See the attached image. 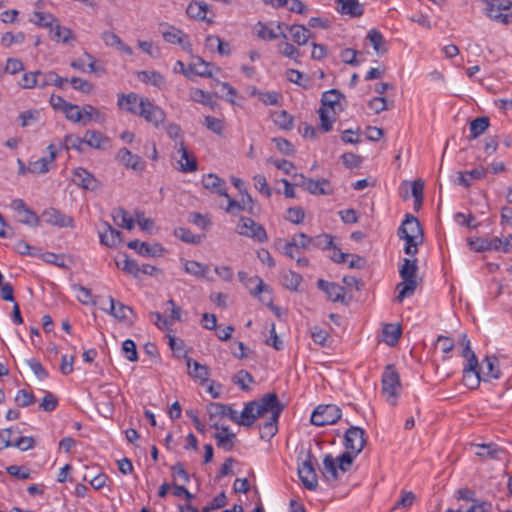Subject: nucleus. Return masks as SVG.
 I'll list each match as a JSON object with an SVG mask.
<instances>
[{
    "label": "nucleus",
    "mask_w": 512,
    "mask_h": 512,
    "mask_svg": "<svg viewBox=\"0 0 512 512\" xmlns=\"http://www.w3.org/2000/svg\"><path fill=\"white\" fill-rule=\"evenodd\" d=\"M127 111L132 114H138L146 121L158 126L165 120V112L158 106L154 105L148 98H141L139 102V109L134 106H128Z\"/></svg>",
    "instance_id": "5"
},
{
    "label": "nucleus",
    "mask_w": 512,
    "mask_h": 512,
    "mask_svg": "<svg viewBox=\"0 0 512 512\" xmlns=\"http://www.w3.org/2000/svg\"><path fill=\"white\" fill-rule=\"evenodd\" d=\"M209 412L210 420H213L215 417H227L231 421L238 424L239 415L236 410L232 409L230 406L222 403H210L207 406Z\"/></svg>",
    "instance_id": "18"
},
{
    "label": "nucleus",
    "mask_w": 512,
    "mask_h": 512,
    "mask_svg": "<svg viewBox=\"0 0 512 512\" xmlns=\"http://www.w3.org/2000/svg\"><path fill=\"white\" fill-rule=\"evenodd\" d=\"M489 127L488 117H478L470 123V139H476L482 135Z\"/></svg>",
    "instance_id": "39"
},
{
    "label": "nucleus",
    "mask_w": 512,
    "mask_h": 512,
    "mask_svg": "<svg viewBox=\"0 0 512 512\" xmlns=\"http://www.w3.org/2000/svg\"><path fill=\"white\" fill-rule=\"evenodd\" d=\"M317 286L320 290H322L328 297V299L332 302H341L345 301V288L340 286L335 282L325 281L323 279H319L317 281Z\"/></svg>",
    "instance_id": "14"
},
{
    "label": "nucleus",
    "mask_w": 512,
    "mask_h": 512,
    "mask_svg": "<svg viewBox=\"0 0 512 512\" xmlns=\"http://www.w3.org/2000/svg\"><path fill=\"white\" fill-rule=\"evenodd\" d=\"M44 221L48 224L58 227H72L73 219L61 213L59 210L54 208H49L45 210L42 214Z\"/></svg>",
    "instance_id": "17"
},
{
    "label": "nucleus",
    "mask_w": 512,
    "mask_h": 512,
    "mask_svg": "<svg viewBox=\"0 0 512 512\" xmlns=\"http://www.w3.org/2000/svg\"><path fill=\"white\" fill-rule=\"evenodd\" d=\"M284 409V404L280 401L270 410L268 413L270 414L269 420L266 421L260 428L261 430V438L262 439H270L272 438L278 431L277 423Z\"/></svg>",
    "instance_id": "10"
},
{
    "label": "nucleus",
    "mask_w": 512,
    "mask_h": 512,
    "mask_svg": "<svg viewBox=\"0 0 512 512\" xmlns=\"http://www.w3.org/2000/svg\"><path fill=\"white\" fill-rule=\"evenodd\" d=\"M67 120L79 123L83 121V114L81 109L76 104L68 103L63 110Z\"/></svg>",
    "instance_id": "50"
},
{
    "label": "nucleus",
    "mask_w": 512,
    "mask_h": 512,
    "mask_svg": "<svg viewBox=\"0 0 512 512\" xmlns=\"http://www.w3.org/2000/svg\"><path fill=\"white\" fill-rule=\"evenodd\" d=\"M474 446L482 450L476 452V455L481 458L487 457L490 459H498L499 455L504 452V449L500 448L495 443L475 444Z\"/></svg>",
    "instance_id": "36"
},
{
    "label": "nucleus",
    "mask_w": 512,
    "mask_h": 512,
    "mask_svg": "<svg viewBox=\"0 0 512 512\" xmlns=\"http://www.w3.org/2000/svg\"><path fill=\"white\" fill-rule=\"evenodd\" d=\"M366 433L358 426H351L344 435L346 451L338 456L339 469L347 472L353 464L355 457L360 454L366 445Z\"/></svg>",
    "instance_id": "1"
},
{
    "label": "nucleus",
    "mask_w": 512,
    "mask_h": 512,
    "mask_svg": "<svg viewBox=\"0 0 512 512\" xmlns=\"http://www.w3.org/2000/svg\"><path fill=\"white\" fill-rule=\"evenodd\" d=\"M81 111L83 114V124H85L86 121L89 120H94L98 122H101L103 120V115L101 114V112L92 105H84Z\"/></svg>",
    "instance_id": "55"
},
{
    "label": "nucleus",
    "mask_w": 512,
    "mask_h": 512,
    "mask_svg": "<svg viewBox=\"0 0 512 512\" xmlns=\"http://www.w3.org/2000/svg\"><path fill=\"white\" fill-rule=\"evenodd\" d=\"M312 195H331L333 193V188L329 182V180L325 178L321 179H311L307 182V189Z\"/></svg>",
    "instance_id": "28"
},
{
    "label": "nucleus",
    "mask_w": 512,
    "mask_h": 512,
    "mask_svg": "<svg viewBox=\"0 0 512 512\" xmlns=\"http://www.w3.org/2000/svg\"><path fill=\"white\" fill-rule=\"evenodd\" d=\"M73 182L86 190L93 191L98 187L97 179L93 176L92 173L88 172L82 167H78L74 170Z\"/></svg>",
    "instance_id": "16"
},
{
    "label": "nucleus",
    "mask_w": 512,
    "mask_h": 512,
    "mask_svg": "<svg viewBox=\"0 0 512 512\" xmlns=\"http://www.w3.org/2000/svg\"><path fill=\"white\" fill-rule=\"evenodd\" d=\"M278 50L282 55H284L288 58L294 59V60H296L297 57L300 56L299 50L296 47H294L292 44L287 42V40H285L284 42H281L278 45Z\"/></svg>",
    "instance_id": "61"
},
{
    "label": "nucleus",
    "mask_w": 512,
    "mask_h": 512,
    "mask_svg": "<svg viewBox=\"0 0 512 512\" xmlns=\"http://www.w3.org/2000/svg\"><path fill=\"white\" fill-rule=\"evenodd\" d=\"M367 39L372 44L374 50L377 53H385L387 52V47L385 46V39L383 35L376 29H372L367 34Z\"/></svg>",
    "instance_id": "40"
},
{
    "label": "nucleus",
    "mask_w": 512,
    "mask_h": 512,
    "mask_svg": "<svg viewBox=\"0 0 512 512\" xmlns=\"http://www.w3.org/2000/svg\"><path fill=\"white\" fill-rule=\"evenodd\" d=\"M84 142L95 149H105L106 144L109 143V138L103 133L95 130H87L83 137Z\"/></svg>",
    "instance_id": "30"
},
{
    "label": "nucleus",
    "mask_w": 512,
    "mask_h": 512,
    "mask_svg": "<svg viewBox=\"0 0 512 512\" xmlns=\"http://www.w3.org/2000/svg\"><path fill=\"white\" fill-rule=\"evenodd\" d=\"M50 33V37L53 41L62 42L64 44H68L76 39L72 30L68 27L61 26L58 21L50 28Z\"/></svg>",
    "instance_id": "27"
},
{
    "label": "nucleus",
    "mask_w": 512,
    "mask_h": 512,
    "mask_svg": "<svg viewBox=\"0 0 512 512\" xmlns=\"http://www.w3.org/2000/svg\"><path fill=\"white\" fill-rule=\"evenodd\" d=\"M138 79L159 89H162L166 84L164 76L156 71H141L138 73Z\"/></svg>",
    "instance_id": "33"
},
{
    "label": "nucleus",
    "mask_w": 512,
    "mask_h": 512,
    "mask_svg": "<svg viewBox=\"0 0 512 512\" xmlns=\"http://www.w3.org/2000/svg\"><path fill=\"white\" fill-rule=\"evenodd\" d=\"M117 265L121 268L124 272L133 275L134 277H139L140 275V265L133 259L128 258L125 256L122 265L119 261H117Z\"/></svg>",
    "instance_id": "54"
},
{
    "label": "nucleus",
    "mask_w": 512,
    "mask_h": 512,
    "mask_svg": "<svg viewBox=\"0 0 512 512\" xmlns=\"http://www.w3.org/2000/svg\"><path fill=\"white\" fill-rule=\"evenodd\" d=\"M206 43H207V46H209V47L213 46L214 43H216L218 53L221 55H229L231 52L229 43L222 41V39L219 36L209 35L206 38Z\"/></svg>",
    "instance_id": "52"
},
{
    "label": "nucleus",
    "mask_w": 512,
    "mask_h": 512,
    "mask_svg": "<svg viewBox=\"0 0 512 512\" xmlns=\"http://www.w3.org/2000/svg\"><path fill=\"white\" fill-rule=\"evenodd\" d=\"M112 218L116 225L126 228L128 230L133 229L134 219L131 218L127 211L123 208H116L112 211Z\"/></svg>",
    "instance_id": "35"
},
{
    "label": "nucleus",
    "mask_w": 512,
    "mask_h": 512,
    "mask_svg": "<svg viewBox=\"0 0 512 512\" xmlns=\"http://www.w3.org/2000/svg\"><path fill=\"white\" fill-rule=\"evenodd\" d=\"M341 418V410L336 405H319L311 415V423L326 426L336 423Z\"/></svg>",
    "instance_id": "7"
},
{
    "label": "nucleus",
    "mask_w": 512,
    "mask_h": 512,
    "mask_svg": "<svg viewBox=\"0 0 512 512\" xmlns=\"http://www.w3.org/2000/svg\"><path fill=\"white\" fill-rule=\"evenodd\" d=\"M57 405L58 399L50 392H47L40 402V408L46 412L53 411Z\"/></svg>",
    "instance_id": "64"
},
{
    "label": "nucleus",
    "mask_w": 512,
    "mask_h": 512,
    "mask_svg": "<svg viewBox=\"0 0 512 512\" xmlns=\"http://www.w3.org/2000/svg\"><path fill=\"white\" fill-rule=\"evenodd\" d=\"M328 109L324 107H320L318 110L319 118H320V129L327 133L332 129L333 123L335 122V115H330Z\"/></svg>",
    "instance_id": "47"
},
{
    "label": "nucleus",
    "mask_w": 512,
    "mask_h": 512,
    "mask_svg": "<svg viewBox=\"0 0 512 512\" xmlns=\"http://www.w3.org/2000/svg\"><path fill=\"white\" fill-rule=\"evenodd\" d=\"M175 236L186 243L197 244L200 242V236H197L189 229L182 227L175 230Z\"/></svg>",
    "instance_id": "57"
},
{
    "label": "nucleus",
    "mask_w": 512,
    "mask_h": 512,
    "mask_svg": "<svg viewBox=\"0 0 512 512\" xmlns=\"http://www.w3.org/2000/svg\"><path fill=\"white\" fill-rule=\"evenodd\" d=\"M30 21L41 27L52 28L54 23L57 22V18L50 13L36 11Z\"/></svg>",
    "instance_id": "42"
},
{
    "label": "nucleus",
    "mask_w": 512,
    "mask_h": 512,
    "mask_svg": "<svg viewBox=\"0 0 512 512\" xmlns=\"http://www.w3.org/2000/svg\"><path fill=\"white\" fill-rule=\"evenodd\" d=\"M217 442V446L225 451H231L234 447L236 435L234 433H215L213 436Z\"/></svg>",
    "instance_id": "46"
},
{
    "label": "nucleus",
    "mask_w": 512,
    "mask_h": 512,
    "mask_svg": "<svg viewBox=\"0 0 512 512\" xmlns=\"http://www.w3.org/2000/svg\"><path fill=\"white\" fill-rule=\"evenodd\" d=\"M498 359L496 356H486L484 363L486 364L487 372L484 374L494 379L500 378V370L495 366Z\"/></svg>",
    "instance_id": "58"
},
{
    "label": "nucleus",
    "mask_w": 512,
    "mask_h": 512,
    "mask_svg": "<svg viewBox=\"0 0 512 512\" xmlns=\"http://www.w3.org/2000/svg\"><path fill=\"white\" fill-rule=\"evenodd\" d=\"M102 309L121 322H133L131 318V316L133 315L132 308L127 305H124L121 302L115 301L114 298L112 297H109V308Z\"/></svg>",
    "instance_id": "13"
},
{
    "label": "nucleus",
    "mask_w": 512,
    "mask_h": 512,
    "mask_svg": "<svg viewBox=\"0 0 512 512\" xmlns=\"http://www.w3.org/2000/svg\"><path fill=\"white\" fill-rule=\"evenodd\" d=\"M47 149L49 152V155L47 157H42L40 159H37V160L29 163V165H28L29 172L44 174L49 171V164L54 162L56 155H57V150L53 144H50L47 147Z\"/></svg>",
    "instance_id": "15"
},
{
    "label": "nucleus",
    "mask_w": 512,
    "mask_h": 512,
    "mask_svg": "<svg viewBox=\"0 0 512 512\" xmlns=\"http://www.w3.org/2000/svg\"><path fill=\"white\" fill-rule=\"evenodd\" d=\"M27 365L30 367V369L34 372V374L37 376L39 380H44L48 378L49 374L46 371V369L43 367V365L36 359L31 358L28 359Z\"/></svg>",
    "instance_id": "60"
},
{
    "label": "nucleus",
    "mask_w": 512,
    "mask_h": 512,
    "mask_svg": "<svg viewBox=\"0 0 512 512\" xmlns=\"http://www.w3.org/2000/svg\"><path fill=\"white\" fill-rule=\"evenodd\" d=\"M487 15L498 22L503 24L510 23L511 16L507 13H503V11H497L496 1L489 0L487 1Z\"/></svg>",
    "instance_id": "41"
},
{
    "label": "nucleus",
    "mask_w": 512,
    "mask_h": 512,
    "mask_svg": "<svg viewBox=\"0 0 512 512\" xmlns=\"http://www.w3.org/2000/svg\"><path fill=\"white\" fill-rule=\"evenodd\" d=\"M273 120L281 129L290 130L293 128V117L285 110L275 112Z\"/></svg>",
    "instance_id": "44"
},
{
    "label": "nucleus",
    "mask_w": 512,
    "mask_h": 512,
    "mask_svg": "<svg viewBox=\"0 0 512 512\" xmlns=\"http://www.w3.org/2000/svg\"><path fill=\"white\" fill-rule=\"evenodd\" d=\"M116 159L126 168L136 172H142L145 169V162L137 154H133L127 148H121L116 154Z\"/></svg>",
    "instance_id": "12"
},
{
    "label": "nucleus",
    "mask_w": 512,
    "mask_h": 512,
    "mask_svg": "<svg viewBox=\"0 0 512 512\" xmlns=\"http://www.w3.org/2000/svg\"><path fill=\"white\" fill-rule=\"evenodd\" d=\"M202 184L204 188L209 190L211 193L218 194L220 196L228 197L226 183L224 180L219 178L215 174H207L203 176Z\"/></svg>",
    "instance_id": "20"
},
{
    "label": "nucleus",
    "mask_w": 512,
    "mask_h": 512,
    "mask_svg": "<svg viewBox=\"0 0 512 512\" xmlns=\"http://www.w3.org/2000/svg\"><path fill=\"white\" fill-rule=\"evenodd\" d=\"M128 248L134 249L142 256H160L163 252V248L160 244L149 245L146 242H140L139 240H132L127 244Z\"/></svg>",
    "instance_id": "21"
},
{
    "label": "nucleus",
    "mask_w": 512,
    "mask_h": 512,
    "mask_svg": "<svg viewBox=\"0 0 512 512\" xmlns=\"http://www.w3.org/2000/svg\"><path fill=\"white\" fill-rule=\"evenodd\" d=\"M178 151L181 153V160L179 161L180 171L184 173L196 171L197 161L194 157L189 158L187 148L183 141L180 142V147Z\"/></svg>",
    "instance_id": "32"
},
{
    "label": "nucleus",
    "mask_w": 512,
    "mask_h": 512,
    "mask_svg": "<svg viewBox=\"0 0 512 512\" xmlns=\"http://www.w3.org/2000/svg\"><path fill=\"white\" fill-rule=\"evenodd\" d=\"M184 270L188 274H191L198 278H204L209 272V267L205 264H202L194 260H186L184 263Z\"/></svg>",
    "instance_id": "38"
},
{
    "label": "nucleus",
    "mask_w": 512,
    "mask_h": 512,
    "mask_svg": "<svg viewBox=\"0 0 512 512\" xmlns=\"http://www.w3.org/2000/svg\"><path fill=\"white\" fill-rule=\"evenodd\" d=\"M122 351L126 354V358L131 361L135 362L138 359V353L136 344L133 340L127 339L122 344Z\"/></svg>",
    "instance_id": "62"
},
{
    "label": "nucleus",
    "mask_w": 512,
    "mask_h": 512,
    "mask_svg": "<svg viewBox=\"0 0 512 512\" xmlns=\"http://www.w3.org/2000/svg\"><path fill=\"white\" fill-rule=\"evenodd\" d=\"M105 230L99 232L100 242L108 247H116L122 242L121 232L109 223H104Z\"/></svg>",
    "instance_id": "22"
},
{
    "label": "nucleus",
    "mask_w": 512,
    "mask_h": 512,
    "mask_svg": "<svg viewBox=\"0 0 512 512\" xmlns=\"http://www.w3.org/2000/svg\"><path fill=\"white\" fill-rule=\"evenodd\" d=\"M338 470H340L338 457L334 459L331 454L325 455L323 459V477L327 481H337L339 478Z\"/></svg>",
    "instance_id": "26"
},
{
    "label": "nucleus",
    "mask_w": 512,
    "mask_h": 512,
    "mask_svg": "<svg viewBox=\"0 0 512 512\" xmlns=\"http://www.w3.org/2000/svg\"><path fill=\"white\" fill-rule=\"evenodd\" d=\"M237 232L259 243H264L268 240L267 233L262 225L255 222L248 217H241L240 223L237 226Z\"/></svg>",
    "instance_id": "9"
},
{
    "label": "nucleus",
    "mask_w": 512,
    "mask_h": 512,
    "mask_svg": "<svg viewBox=\"0 0 512 512\" xmlns=\"http://www.w3.org/2000/svg\"><path fill=\"white\" fill-rule=\"evenodd\" d=\"M283 26H285L290 31L292 40L298 45H305L311 36L309 29H307L304 25L295 24L287 26L283 23H278L277 25L278 29H281Z\"/></svg>",
    "instance_id": "24"
},
{
    "label": "nucleus",
    "mask_w": 512,
    "mask_h": 512,
    "mask_svg": "<svg viewBox=\"0 0 512 512\" xmlns=\"http://www.w3.org/2000/svg\"><path fill=\"white\" fill-rule=\"evenodd\" d=\"M35 397L32 393H29L25 389H21L17 392V395L15 397V401L20 407H27L35 402Z\"/></svg>",
    "instance_id": "63"
},
{
    "label": "nucleus",
    "mask_w": 512,
    "mask_h": 512,
    "mask_svg": "<svg viewBox=\"0 0 512 512\" xmlns=\"http://www.w3.org/2000/svg\"><path fill=\"white\" fill-rule=\"evenodd\" d=\"M208 8V4L203 1H191L186 9V13L190 18L213 23L212 19L206 17Z\"/></svg>",
    "instance_id": "23"
},
{
    "label": "nucleus",
    "mask_w": 512,
    "mask_h": 512,
    "mask_svg": "<svg viewBox=\"0 0 512 512\" xmlns=\"http://www.w3.org/2000/svg\"><path fill=\"white\" fill-rule=\"evenodd\" d=\"M275 246L284 255L291 259H294L300 253V251H296V248L294 245H292L291 241H287L284 239H277L275 241Z\"/></svg>",
    "instance_id": "51"
},
{
    "label": "nucleus",
    "mask_w": 512,
    "mask_h": 512,
    "mask_svg": "<svg viewBox=\"0 0 512 512\" xmlns=\"http://www.w3.org/2000/svg\"><path fill=\"white\" fill-rule=\"evenodd\" d=\"M302 280V276L292 270H286L281 275V282L283 286L292 291L298 290Z\"/></svg>",
    "instance_id": "34"
},
{
    "label": "nucleus",
    "mask_w": 512,
    "mask_h": 512,
    "mask_svg": "<svg viewBox=\"0 0 512 512\" xmlns=\"http://www.w3.org/2000/svg\"><path fill=\"white\" fill-rule=\"evenodd\" d=\"M401 390V383L398 372L392 365H387L382 375V392L387 396L391 405L396 404V398Z\"/></svg>",
    "instance_id": "6"
},
{
    "label": "nucleus",
    "mask_w": 512,
    "mask_h": 512,
    "mask_svg": "<svg viewBox=\"0 0 512 512\" xmlns=\"http://www.w3.org/2000/svg\"><path fill=\"white\" fill-rule=\"evenodd\" d=\"M383 334L386 343L393 346L398 342L402 334L401 327L399 325L386 324L383 329Z\"/></svg>",
    "instance_id": "43"
},
{
    "label": "nucleus",
    "mask_w": 512,
    "mask_h": 512,
    "mask_svg": "<svg viewBox=\"0 0 512 512\" xmlns=\"http://www.w3.org/2000/svg\"><path fill=\"white\" fill-rule=\"evenodd\" d=\"M186 364L188 366V374L194 378L204 383L208 381L209 378V368L206 365H202L197 361L192 360L191 358L186 359Z\"/></svg>",
    "instance_id": "29"
},
{
    "label": "nucleus",
    "mask_w": 512,
    "mask_h": 512,
    "mask_svg": "<svg viewBox=\"0 0 512 512\" xmlns=\"http://www.w3.org/2000/svg\"><path fill=\"white\" fill-rule=\"evenodd\" d=\"M203 124L208 130L215 133L216 135H223V131L225 128V123L223 119L208 115L204 117Z\"/></svg>",
    "instance_id": "45"
},
{
    "label": "nucleus",
    "mask_w": 512,
    "mask_h": 512,
    "mask_svg": "<svg viewBox=\"0 0 512 512\" xmlns=\"http://www.w3.org/2000/svg\"><path fill=\"white\" fill-rule=\"evenodd\" d=\"M342 99H345V96L339 90H328L322 94L320 107H324L331 111L332 114L336 115L338 112H342L344 110L341 103Z\"/></svg>",
    "instance_id": "11"
},
{
    "label": "nucleus",
    "mask_w": 512,
    "mask_h": 512,
    "mask_svg": "<svg viewBox=\"0 0 512 512\" xmlns=\"http://www.w3.org/2000/svg\"><path fill=\"white\" fill-rule=\"evenodd\" d=\"M337 10L341 14L349 15L351 17H360L364 13L363 5L357 0H336Z\"/></svg>",
    "instance_id": "25"
},
{
    "label": "nucleus",
    "mask_w": 512,
    "mask_h": 512,
    "mask_svg": "<svg viewBox=\"0 0 512 512\" xmlns=\"http://www.w3.org/2000/svg\"><path fill=\"white\" fill-rule=\"evenodd\" d=\"M290 241L292 245L295 246L296 251H300L301 249H308L311 245V237L305 233L294 235Z\"/></svg>",
    "instance_id": "59"
},
{
    "label": "nucleus",
    "mask_w": 512,
    "mask_h": 512,
    "mask_svg": "<svg viewBox=\"0 0 512 512\" xmlns=\"http://www.w3.org/2000/svg\"><path fill=\"white\" fill-rule=\"evenodd\" d=\"M397 234L400 239L405 240L404 252L414 256L418 252V245L423 241V231L419 221L411 214H407L405 220L398 228Z\"/></svg>",
    "instance_id": "3"
},
{
    "label": "nucleus",
    "mask_w": 512,
    "mask_h": 512,
    "mask_svg": "<svg viewBox=\"0 0 512 512\" xmlns=\"http://www.w3.org/2000/svg\"><path fill=\"white\" fill-rule=\"evenodd\" d=\"M510 238L512 239V234L510 235ZM488 242H489L488 251L502 250L503 252H509V250L512 248V244H509L508 239L502 240L499 237H494L492 239H488Z\"/></svg>",
    "instance_id": "56"
},
{
    "label": "nucleus",
    "mask_w": 512,
    "mask_h": 512,
    "mask_svg": "<svg viewBox=\"0 0 512 512\" xmlns=\"http://www.w3.org/2000/svg\"><path fill=\"white\" fill-rule=\"evenodd\" d=\"M333 238L329 234H321L311 237V245L323 250L330 249L333 246Z\"/></svg>",
    "instance_id": "53"
},
{
    "label": "nucleus",
    "mask_w": 512,
    "mask_h": 512,
    "mask_svg": "<svg viewBox=\"0 0 512 512\" xmlns=\"http://www.w3.org/2000/svg\"><path fill=\"white\" fill-rule=\"evenodd\" d=\"M315 457L311 451H308L307 458L298 467V475L303 486L311 491L316 490L318 487V478L314 466Z\"/></svg>",
    "instance_id": "8"
},
{
    "label": "nucleus",
    "mask_w": 512,
    "mask_h": 512,
    "mask_svg": "<svg viewBox=\"0 0 512 512\" xmlns=\"http://www.w3.org/2000/svg\"><path fill=\"white\" fill-rule=\"evenodd\" d=\"M142 97H139L135 93L121 94L118 98V106L127 111L128 106H134L139 109V102Z\"/></svg>",
    "instance_id": "49"
},
{
    "label": "nucleus",
    "mask_w": 512,
    "mask_h": 512,
    "mask_svg": "<svg viewBox=\"0 0 512 512\" xmlns=\"http://www.w3.org/2000/svg\"><path fill=\"white\" fill-rule=\"evenodd\" d=\"M162 35L166 42L178 44L185 50L191 46L188 36L182 30L173 26H169L167 30H163Z\"/></svg>",
    "instance_id": "19"
},
{
    "label": "nucleus",
    "mask_w": 512,
    "mask_h": 512,
    "mask_svg": "<svg viewBox=\"0 0 512 512\" xmlns=\"http://www.w3.org/2000/svg\"><path fill=\"white\" fill-rule=\"evenodd\" d=\"M417 271H418V265H417V259H403V264L399 269V275L402 279V282L398 283L397 289H398V295L396 296V301L401 303L405 297L411 296L417 286Z\"/></svg>",
    "instance_id": "4"
},
{
    "label": "nucleus",
    "mask_w": 512,
    "mask_h": 512,
    "mask_svg": "<svg viewBox=\"0 0 512 512\" xmlns=\"http://www.w3.org/2000/svg\"><path fill=\"white\" fill-rule=\"evenodd\" d=\"M102 40L105 42L108 46H115L122 52H125L127 54H131L132 50L129 46L124 44L120 37L116 35L113 32L110 31H104L101 35Z\"/></svg>",
    "instance_id": "37"
},
{
    "label": "nucleus",
    "mask_w": 512,
    "mask_h": 512,
    "mask_svg": "<svg viewBox=\"0 0 512 512\" xmlns=\"http://www.w3.org/2000/svg\"><path fill=\"white\" fill-rule=\"evenodd\" d=\"M279 402L276 393H268L258 401H250L245 404L239 415L238 424L250 427L259 418L267 414Z\"/></svg>",
    "instance_id": "2"
},
{
    "label": "nucleus",
    "mask_w": 512,
    "mask_h": 512,
    "mask_svg": "<svg viewBox=\"0 0 512 512\" xmlns=\"http://www.w3.org/2000/svg\"><path fill=\"white\" fill-rule=\"evenodd\" d=\"M258 29H257V36L263 40H275L278 37L283 38L284 40H287L288 37L285 33L277 34L272 29L268 28L263 23H258Z\"/></svg>",
    "instance_id": "48"
},
{
    "label": "nucleus",
    "mask_w": 512,
    "mask_h": 512,
    "mask_svg": "<svg viewBox=\"0 0 512 512\" xmlns=\"http://www.w3.org/2000/svg\"><path fill=\"white\" fill-rule=\"evenodd\" d=\"M485 175L486 169L484 167H478L467 172H458L457 183L468 188L471 186L472 180L482 179Z\"/></svg>",
    "instance_id": "31"
}]
</instances>
